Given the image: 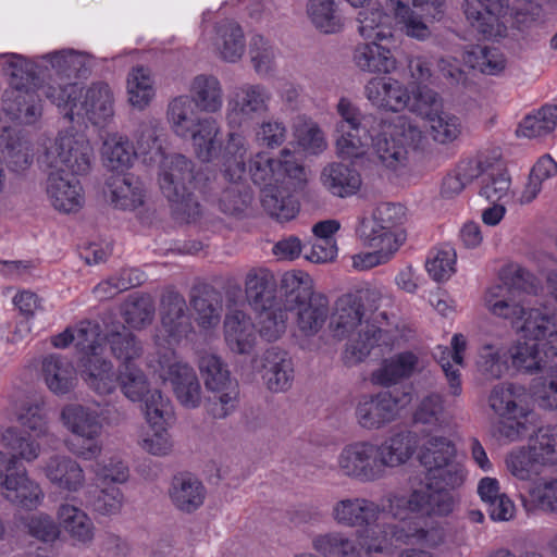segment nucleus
Returning a JSON list of instances; mask_svg holds the SVG:
<instances>
[{
  "mask_svg": "<svg viewBox=\"0 0 557 557\" xmlns=\"http://www.w3.org/2000/svg\"><path fill=\"white\" fill-rule=\"evenodd\" d=\"M417 443V434L408 430L392 433L381 444L368 440L348 443L336 457V470L361 483L379 481L387 469L405 465L416 453Z\"/></svg>",
  "mask_w": 557,
  "mask_h": 557,
  "instance_id": "1",
  "label": "nucleus"
},
{
  "mask_svg": "<svg viewBox=\"0 0 557 557\" xmlns=\"http://www.w3.org/2000/svg\"><path fill=\"white\" fill-rule=\"evenodd\" d=\"M519 334L524 342L510 349L512 366L518 371L529 374L557 371V315L532 310Z\"/></svg>",
  "mask_w": 557,
  "mask_h": 557,
  "instance_id": "2",
  "label": "nucleus"
},
{
  "mask_svg": "<svg viewBox=\"0 0 557 557\" xmlns=\"http://www.w3.org/2000/svg\"><path fill=\"white\" fill-rule=\"evenodd\" d=\"M364 312L362 310L361 299L355 294H345L341 296L336 302L334 312L331 315L330 329L333 336L343 339L357 329L358 338L347 344L344 352L345 363L354 366L369 356L371 349L381 338L382 329L370 324L368 321L362 322Z\"/></svg>",
  "mask_w": 557,
  "mask_h": 557,
  "instance_id": "3",
  "label": "nucleus"
},
{
  "mask_svg": "<svg viewBox=\"0 0 557 557\" xmlns=\"http://www.w3.org/2000/svg\"><path fill=\"white\" fill-rule=\"evenodd\" d=\"M280 293L289 311L296 312V324L305 336L315 335L329 317V300L312 292L311 281L301 272H285L280 281Z\"/></svg>",
  "mask_w": 557,
  "mask_h": 557,
  "instance_id": "4",
  "label": "nucleus"
},
{
  "mask_svg": "<svg viewBox=\"0 0 557 557\" xmlns=\"http://www.w3.org/2000/svg\"><path fill=\"white\" fill-rule=\"evenodd\" d=\"M194 164L183 154L163 156L158 172L161 193L177 220L190 222L200 214V205L191 191Z\"/></svg>",
  "mask_w": 557,
  "mask_h": 557,
  "instance_id": "5",
  "label": "nucleus"
},
{
  "mask_svg": "<svg viewBox=\"0 0 557 557\" xmlns=\"http://www.w3.org/2000/svg\"><path fill=\"white\" fill-rule=\"evenodd\" d=\"M394 540L398 542H416L428 546H437L444 541V531L441 528L432 527L408 528L398 524L376 523L363 525L356 531V543L359 557L362 554H384L394 546Z\"/></svg>",
  "mask_w": 557,
  "mask_h": 557,
  "instance_id": "6",
  "label": "nucleus"
},
{
  "mask_svg": "<svg viewBox=\"0 0 557 557\" xmlns=\"http://www.w3.org/2000/svg\"><path fill=\"white\" fill-rule=\"evenodd\" d=\"M341 120L336 123V150L344 159L359 158L369 147L371 133L381 128L383 120L374 115H362L347 98H341L336 106Z\"/></svg>",
  "mask_w": 557,
  "mask_h": 557,
  "instance_id": "7",
  "label": "nucleus"
},
{
  "mask_svg": "<svg viewBox=\"0 0 557 557\" xmlns=\"http://www.w3.org/2000/svg\"><path fill=\"white\" fill-rule=\"evenodd\" d=\"M421 137L420 128L405 119H398L394 126L383 121L382 127L371 133L369 146L384 166L397 170L407 163V146Z\"/></svg>",
  "mask_w": 557,
  "mask_h": 557,
  "instance_id": "8",
  "label": "nucleus"
},
{
  "mask_svg": "<svg viewBox=\"0 0 557 557\" xmlns=\"http://www.w3.org/2000/svg\"><path fill=\"white\" fill-rule=\"evenodd\" d=\"M0 494L14 506L33 510L41 505L45 494L16 456L0 453Z\"/></svg>",
  "mask_w": 557,
  "mask_h": 557,
  "instance_id": "9",
  "label": "nucleus"
},
{
  "mask_svg": "<svg viewBox=\"0 0 557 557\" xmlns=\"http://www.w3.org/2000/svg\"><path fill=\"white\" fill-rule=\"evenodd\" d=\"M91 162L92 148L89 141L82 135L69 133H60L42 157V163L58 174H87Z\"/></svg>",
  "mask_w": 557,
  "mask_h": 557,
  "instance_id": "10",
  "label": "nucleus"
},
{
  "mask_svg": "<svg viewBox=\"0 0 557 557\" xmlns=\"http://www.w3.org/2000/svg\"><path fill=\"white\" fill-rule=\"evenodd\" d=\"M271 91L262 84L236 86L226 102L225 119L231 128H240L270 110Z\"/></svg>",
  "mask_w": 557,
  "mask_h": 557,
  "instance_id": "11",
  "label": "nucleus"
},
{
  "mask_svg": "<svg viewBox=\"0 0 557 557\" xmlns=\"http://www.w3.org/2000/svg\"><path fill=\"white\" fill-rule=\"evenodd\" d=\"M159 377L170 382L176 399L186 408H197L201 403V386L195 370L187 363L176 360L173 351H168L158 361Z\"/></svg>",
  "mask_w": 557,
  "mask_h": 557,
  "instance_id": "12",
  "label": "nucleus"
},
{
  "mask_svg": "<svg viewBox=\"0 0 557 557\" xmlns=\"http://www.w3.org/2000/svg\"><path fill=\"white\" fill-rule=\"evenodd\" d=\"M249 173L255 184L264 187L283 182L285 177L298 182L305 180V169L289 149L281 150L277 158H272L265 152L257 153L249 161Z\"/></svg>",
  "mask_w": 557,
  "mask_h": 557,
  "instance_id": "13",
  "label": "nucleus"
},
{
  "mask_svg": "<svg viewBox=\"0 0 557 557\" xmlns=\"http://www.w3.org/2000/svg\"><path fill=\"white\" fill-rule=\"evenodd\" d=\"M399 408V399L392 392L362 395L357 399L355 418L361 429L377 431L397 419Z\"/></svg>",
  "mask_w": 557,
  "mask_h": 557,
  "instance_id": "14",
  "label": "nucleus"
},
{
  "mask_svg": "<svg viewBox=\"0 0 557 557\" xmlns=\"http://www.w3.org/2000/svg\"><path fill=\"white\" fill-rule=\"evenodd\" d=\"M113 94L108 84L98 82L91 84L84 96L78 94L65 117L74 121L75 116L86 117L95 125L106 123L113 115Z\"/></svg>",
  "mask_w": 557,
  "mask_h": 557,
  "instance_id": "15",
  "label": "nucleus"
},
{
  "mask_svg": "<svg viewBox=\"0 0 557 557\" xmlns=\"http://www.w3.org/2000/svg\"><path fill=\"white\" fill-rule=\"evenodd\" d=\"M484 306L494 317L508 320L512 327L519 333V327L527 320L532 310L540 308H524L516 299L513 289L507 284H496L486 289L484 294Z\"/></svg>",
  "mask_w": 557,
  "mask_h": 557,
  "instance_id": "16",
  "label": "nucleus"
},
{
  "mask_svg": "<svg viewBox=\"0 0 557 557\" xmlns=\"http://www.w3.org/2000/svg\"><path fill=\"white\" fill-rule=\"evenodd\" d=\"M40 471L51 485L69 493L81 491L86 482L83 467L66 455L50 456L41 463Z\"/></svg>",
  "mask_w": 557,
  "mask_h": 557,
  "instance_id": "17",
  "label": "nucleus"
},
{
  "mask_svg": "<svg viewBox=\"0 0 557 557\" xmlns=\"http://www.w3.org/2000/svg\"><path fill=\"white\" fill-rule=\"evenodd\" d=\"M207 494L203 482L188 472L175 474L168 490L173 507L186 515L198 511L203 506Z\"/></svg>",
  "mask_w": 557,
  "mask_h": 557,
  "instance_id": "18",
  "label": "nucleus"
},
{
  "mask_svg": "<svg viewBox=\"0 0 557 557\" xmlns=\"http://www.w3.org/2000/svg\"><path fill=\"white\" fill-rule=\"evenodd\" d=\"M384 511L379 504L364 497H347L337 500L332 508L333 520L343 527L356 528L376 522Z\"/></svg>",
  "mask_w": 557,
  "mask_h": 557,
  "instance_id": "19",
  "label": "nucleus"
},
{
  "mask_svg": "<svg viewBox=\"0 0 557 557\" xmlns=\"http://www.w3.org/2000/svg\"><path fill=\"white\" fill-rule=\"evenodd\" d=\"M160 317L165 333L175 342L186 337L193 331L186 300L175 290H168L162 295Z\"/></svg>",
  "mask_w": 557,
  "mask_h": 557,
  "instance_id": "20",
  "label": "nucleus"
},
{
  "mask_svg": "<svg viewBox=\"0 0 557 557\" xmlns=\"http://www.w3.org/2000/svg\"><path fill=\"white\" fill-rule=\"evenodd\" d=\"M367 99L379 108L399 112L409 106L411 100L407 87L392 77H374L364 87Z\"/></svg>",
  "mask_w": 557,
  "mask_h": 557,
  "instance_id": "21",
  "label": "nucleus"
},
{
  "mask_svg": "<svg viewBox=\"0 0 557 557\" xmlns=\"http://www.w3.org/2000/svg\"><path fill=\"white\" fill-rule=\"evenodd\" d=\"M456 496L446 490H442L431 483L416 488L409 495V509L422 516H447L453 512L456 505Z\"/></svg>",
  "mask_w": 557,
  "mask_h": 557,
  "instance_id": "22",
  "label": "nucleus"
},
{
  "mask_svg": "<svg viewBox=\"0 0 557 557\" xmlns=\"http://www.w3.org/2000/svg\"><path fill=\"white\" fill-rule=\"evenodd\" d=\"M224 339L234 354L249 355L257 344L256 326L242 310L228 312L224 319Z\"/></svg>",
  "mask_w": 557,
  "mask_h": 557,
  "instance_id": "23",
  "label": "nucleus"
},
{
  "mask_svg": "<svg viewBox=\"0 0 557 557\" xmlns=\"http://www.w3.org/2000/svg\"><path fill=\"white\" fill-rule=\"evenodd\" d=\"M189 305L201 329L209 330L220 323L222 296L212 285L207 283L194 285L189 292Z\"/></svg>",
  "mask_w": 557,
  "mask_h": 557,
  "instance_id": "24",
  "label": "nucleus"
},
{
  "mask_svg": "<svg viewBox=\"0 0 557 557\" xmlns=\"http://www.w3.org/2000/svg\"><path fill=\"white\" fill-rule=\"evenodd\" d=\"M481 9L466 0L463 11L471 26L484 37L499 34V17L509 9V0H478Z\"/></svg>",
  "mask_w": 557,
  "mask_h": 557,
  "instance_id": "25",
  "label": "nucleus"
},
{
  "mask_svg": "<svg viewBox=\"0 0 557 557\" xmlns=\"http://www.w3.org/2000/svg\"><path fill=\"white\" fill-rule=\"evenodd\" d=\"M262 377L271 392H285L292 387L294 367L285 350L271 347L262 355Z\"/></svg>",
  "mask_w": 557,
  "mask_h": 557,
  "instance_id": "26",
  "label": "nucleus"
},
{
  "mask_svg": "<svg viewBox=\"0 0 557 557\" xmlns=\"http://www.w3.org/2000/svg\"><path fill=\"white\" fill-rule=\"evenodd\" d=\"M47 195L53 208L65 213L76 212L84 203L79 181L54 172L49 173Z\"/></svg>",
  "mask_w": 557,
  "mask_h": 557,
  "instance_id": "27",
  "label": "nucleus"
},
{
  "mask_svg": "<svg viewBox=\"0 0 557 557\" xmlns=\"http://www.w3.org/2000/svg\"><path fill=\"white\" fill-rule=\"evenodd\" d=\"M361 7L357 14L359 35L369 41L389 40L393 37V17L377 2Z\"/></svg>",
  "mask_w": 557,
  "mask_h": 557,
  "instance_id": "28",
  "label": "nucleus"
},
{
  "mask_svg": "<svg viewBox=\"0 0 557 557\" xmlns=\"http://www.w3.org/2000/svg\"><path fill=\"white\" fill-rule=\"evenodd\" d=\"M3 110L12 120L25 125L35 124L42 114L38 96L27 89H7L3 94Z\"/></svg>",
  "mask_w": 557,
  "mask_h": 557,
  "instance_id": "29",
  "label": "nucleus"
},
{
  "mask_svg": "<svg viewBox=\"0 0 557 557\" xmlns=\"http://www.w3.org/2000/svg\"><path fill=\"white\" fill-rule=\"evenodd\" d=\"M421 368L422 362L418 355L412 351H404L384 360L381 367L373 371L372 382L388 387L410 377Z\"/></svg>",
  "mask_w": 557,
  "mask_h": 557,
  "instance_id": "30",
  "label": "nucleus"
},
{
  "mask_svg": "<svg viewBox=\"0 0 557 557\" xmlns=\"http://www.w3.org/2000/svg\"><path fill=\"white\" fill-rule=\"evenodd\" d=\"M323 187L333 196L345 198L356 194L361 186L357 170L343 162H331L320 174Z\"/></svg>",
  "mask_w": 557,
  "mask_h": 557,
  "instance_id": "31",
  "label": "nucleus"
},
{
  "mask_svg": "<svg viewBox=\"0 0 557 557\" xmlns=\"http://www.w3.org/2000/svg\"><path fill=\"white\" fill-rule=\"evenodd\" d=\"M41 375L47 387L57 395L70 393L77 381L76 370L72 361L57 354L44 358Z\"/></svg>",
  "mask_w": 557,
  "mask_h": 557,
  "instance_id": "32",
  "label": "nucleus"
},
{
  "mask_svg": "<svg viewBox=\"0 0 557 557\" xmlns=\"http://www.w3.org/2000/svg\"><path fill=\"white\" fill-rule=\"evenodd\" d=\"M519 397L520 395L517 393V387L509 383L495 385L487 397V404L491 410L496 416L512 421L510 428L513 429L515 424L517 426V434L519 433V428H523V424L516 420L527 416V409L521 405Z\"/></svg>",
  "mask_w": 557,
  "mask_h": 557,
  "instance_id": "33",
  "label": "nucleus"
},
{
  "mask_svg": "<svg viewBox=\"0 0 557 557\" xmlns=\"http://www.w3.org/2000/svg\"><path fill=\"white\" fill-rule=\"evenodd\" d=\"M381 42L369 41L356 46L352 59L360 71L388 74L396 70V59Z\"/></svg>",
  "mask_w": 557,
  "mask_h": 557,
  "instance_id": "34",
  "label": "nucleus"
},
{
  "mask_svg": "<svg viewBox=\"0 0 557 557\" xmlns=\"http://www.w3.org/2000/svg\"><path fill=\"white\" fill-rule=\"evenodd\" d=\"M82 376L88 387L98 395H110L117 386L116 375L111 361L98 356L84 357Z\"/></svg>",
  "mask_w": 557,
  "mask_h": 557,
  "instance_id": "35",
  "label": "nucleus"
},
{
  "mask_svg": "<svg viewBox=\"0 0 557 557\" xmlns=\"http://www.w3.org/2000/svg\"><path fill=\"white\" fill-rule=\"evenodd\" d=\"M219 133V124L213 117H197V122L189 128L187 138L191 139L194 150L202 162H210L218 157L221 149Z\"/></svg>",
  "mask_w": 557,
  "mask_h": 557,
  "instance_id": "36",
  "label": "nucleus"
},
{
  "mask_svg": "<svg viewBox=\"0 0 557 557\" xmlns=\"http://www.w3.org/2000/svg\"><path fill=\"white\" fill-rule=\"evenodd\" d=\"M188 96L195 107L206 113H216L223 106V89L213 75L200 74L193 78Z\"/></svg>",
  "mask_w": 557,
  "mask_h": 557,
  "instance_id": "37",
  "label": "nucleus"
},
{
  "mask_svg": "<svg viewBox=\"0 0 557 557\" xmlns=\"http://www.w3.org/2000/svg\"><path fill=\"white\" fill-rule=\"evenodd\" d=\"M111 202L123 210H135L144 203L143 184L133 176L116 174L107 180Z\"/></svg>",
  "mask_w": 557,
  "mask_h": 557,
  "instance_id": "38",
  "label": "nucleus"
},
{
  "mask_svg": "<svg viewBox=\"0 0 557 557\" xmlns=\"http://www.w3.org/2000/svg\"><path fill=\"white\" fill-rule=\"evenodd\" d=\"M276 287L275 276L268 269L255 268L246 274L245 292L249 304L253 308L277 302Z\"/></svg>",
  "mask_w": 557,
  "mask_h": 557,
  "instance_id": "39",
  "label": "nucleus"
},
{
  "mask_svg": "<svg viewBox=\"0 0 557 557\" xmlns=\"http://www.w3.org/2000/svg\"><path fill=\"white\" fill-rule=\"evenodd\" d=\"M214 47L224 61L237 62L246 48L242 27L236 22L228 20L216 24Z\"/></svg>",
  "mask_w": 557,
  "mask_h": 557,
  "instance_id": "40",
  "label": "nucleus"
},
{
  "mask_svg": "<svg viewBox=\"0 0 557 557\" xmlns=\"http://www.w3.org/2000/svg\"><path fill=\"white\" fill-rule=\"evenodd\" d=\"M0 146L13 171L20 172L27 169L33 162L30 141L20 131L3 128L0 135Z\"/></svg>",
  "mask_w": 557,
  "mask_h": 557,
  "instance_id": "41",
  "label": "nucleus"
},
{
  "mask_svg": "<svg viewBox=\"0 0 557 557\" xmlns=\"http://www.w3.org/2000/svg\"><path fill=\"white\" fill-rule=\"evenodd\" d=\"M479 194L490 202H507L511 198V177L498 158L481 180Z\"/></svg>",
  "mask_w": 557,
  "mask_h": 557,
  "instance_id": "42",
  "label": "nucleus"
},
{
  "mask_svg": "<svg viewBox=\"0 0 557 557\" xmlns=\"http://www.w3.org/2000/svg\"><path fill=\"white\" fill-rule=\"evenodd\" d=\"M57 515L60 524L73 540L82 544L92 542L95 525L84 510L71 504H62Z\"/></svg>",
  "mask_w": 557,
  "mask_h": 557,
  "instance_id": "43",
  "label": "nucleus"
},
{
  "mask_svg": "<svg viewBox=\"0 0 557 557\" xmlns=\"http://www.w3.org/2000/svg\"><path fill=\"white\" fill-rule=\"evenodd\" d=\"M456 458V445L446 436H428L418 448V460L425 471Z\"/></svg>",
  "mask_w": 557,
  "mask_h": 557,
  "instance_id": "44",
  "label": "nucleus"
},
{
  "mask_svg": "<svg viewBox=\"0 0 557 557\" xmlns=\"http://www.w3.org/2000/svg\"><path fill=\"white\" fill-rule=\"evenodd\" d=\"M307 13L313 26L323 34H337L344 28V17L334 0H310Z\"/></svg>",
  "mask_w": 557,
  "mask_h": 557,
  "instance_id": "45",
  "label": "nucleus"
},
{
  "mask_svg": "<svg viewBox=\"0 0 557 557\" xmlns=\"http://www.w3.org/2000/svg\"><path fill=\"white\" fill-rule=\"evenodd\" d=\"M356 232L362 245L370 248H384L389 251H397L405 240V236L401 233H392V231H388V227H384L369 218L361 220Z\"/></svg>",
  "mask_w": 557,
  "mask_h": 557,
  "instance_id": "46",
  "label": "nucleus"
},
{
  "mask_svg": "<svg viewBox=\"0 0 557 557\" xmlns=\"http://www.w3.org/2000/svg\"><path fill=\"white\" fill-rule=\"evenodd\" d=\"M60 419L64 428L73 435L102 430L98 412L81 404L64 406Z\"/></svg>",
  "mask_w": 557,
  "mask_h": 557,
  "instance_id": "47",
  "label": "nucleus"
},
{
  "mask_svg": "<svg viewBox=\"0 0 557 557\" xmlns=\"http://www.w3.org/2000/svg\"><path fill=\"white\" fill-rule=\"evenodd\" d=\"M255 310L258 312L257 323L260 336L268 342L277 341L286 331L289 310L278 302L255 308Z\"/></svg>",
  "mask_w": 557,
  "mask_h": 557,
  "instance_id": "48",
  "label": "nucleus"
},
{
  "mask_svg": "<svg viewBox=\"0 0 557 557\" xmlns=\"http://www.w3.org/2000/svg\"><path fill=\"white\" fill-rule=\"evenodd\" d=\"M136 153L128 139L119 135H110L102 146L103 164L110 171L123 172L128 169Z\"/></svg>",
  "mask_w": 557,
  "mask_h": 557,
  "instance_id": "49",
  "label": "nucleus"
},
{
  "mask_svg": "<svg viewBox=\"0 0 557 557\" xmlns=\"http://www.w3.org/2000/svg\"><path fill=\"white\" fill-rule=\"evenodd\" d=\"M252 201L250 188L243 182L232 181L216 198L219 209L228 215L239 216L249 209Z\"/></svg>",
  "mask_w": 557,
  "mask_h": 557,
  "instance_id": "50",
  "label": "nucleus"
},
{
  "mask_svg": "<svg viewBox=\"0 0 557 557\" xmlns=\"http://www.w3.org/2000/svg\"><path fill=\"white\" fill-rule=\"evenodd\" d=\"M356 539L342 532H330L318 535L312 547L323 557H359Z\"/></svg>",
  "mask_w": 557,
  "mask_h": 557,
  "instance_id": "51",
  "label": "nucleus"
},
{
  "mask_svg": "<svg viewBox=\"0 0 557 557\" xmlns=\"http://www.w3.org/2000/svg\"><path fill=\"white\" fill-rule=\"evenodd\" d=\"M557 127V106H543L534 114H530L520 123L517 135L536 138L550 134Z\"/></svg>",
  "mask_w": 557,
  "mask_h": 557,
  "instance_id": "52",
  "label": "nucleus"
},
{
  "mask_svg": "<svg viewBox=\"0 0 557 557\" xmlns=\"http://www.w3.org/2000/svg\"><path fill=\"white\" fill-rule=\"evenodd\" d=\"M198 368L205 386L209 392L237 383V381L231 376L227 364L218 355H201L198 360Z\"/></svg>",
  "mask_w": 557,
  "mask_h": 557,
  "instance_id": "53",
  "label": "nucleus"
},
{
  "mask_svg": "<svg viewBox=\"0 0 557 557\" xmlns=\"http://www.w3.org/2000/svg\"><path fill=\"white\" fill-rule=\"evenodd\" d=\"M87 504L99 515L111 516L117 513L123 504V494L115 485H96L86 492Z\"/></svg>",
  "mask_w": 557,
  "mask_h": 557,
  "instance_id": "54",
  "label": "nucleus"
},
{
  "mask_svg": "<svg viewBox=\"0 0 557 557\" xmlns=\"http://www.w3.org/2000/svg\"><path fill=\"white\" fill-rule=\"evenodd\" d=\"M61 76L69 79L86 77L88 59L86 54L74 50H61L44 57Z\"/></svg>",
  "mask_w": 557,
  "mask_h": 557,
  "instance_id": "55",
  "label": "nucleus"
},
{
  "mask_svg": "<svg viewBox=\"0 0 557 557\" xmlns=\"http://www.w3.org/2000/svg\"><path fill=\"white\" fill-rule=\"evenodd\" d=\"M425 474L429 483L450 493L461 487L467 478V471L457 458L425 471Z\"/></svg>",
  "mask_w": 557,
  "mask_h": 557,
  "instance_id": "56",
  "label": "nucleus"
},
{
  "mask_svg": "<svg viewBox=\"0 0 557 557\" xmlns=\"http://www.w3.org/2000/svg\"><path fill=\"white\" fill-rule=\"evenodd\" d=\"M212 393L206 403V409L213 419L221 420L231 416L239 403L238 383H233L210 391Z\"/></svg>",
  "mask_w": 557,
  "mask_h": 557,
  "instance_id": "57",
  "label": "nucleus"
},
{
  "mask_svg": "<svg viewBox=\"0 0 557 557\" xmlns=\"http://www.w3.org/2000/svg\"><path fill=\"white\" fill-rule=\"evenodd\" d=\"M128 100L132 106L143 109L154 95L150 70L144 66L134 67L127 77Z\"/></svg>",
  "mask_w": 557,
  "mask_h": 557,
  "instance_id": "58",
  "label": "nucleus"
},
{
  "mask_svg": "<svg viewBox=\"0 0 557 557\" xmlns=\"http://www.w3.org/2000/svg\"><path fill=\"white\" fill-rule=\"evenodd\" d=\"M116 380L123 395L132 401L143 400L150 392L146 374L135 363L119 366Z\"/></svg>",
  "mask_w": 557,
  "mask_h": 557,
  "instance_id": "59",
  "label": "nucleus"
},
{
  "mask_svg": "<svg viewBox=\"0 0 557 557\" xmlns=\"http://www.w3.org/2000/svg\"><path fill=\"white\" fill-rule=\"evenodd\" d=\"M432 138L440 144H449L462 133L461 120L451 112L442 109L428 120Z\"/></svg>",
  "mask_w": 557,
  "mask_h": 557,
  "instance_id": "60",
  "label": "nucleus"
},
{
  "mask_svg": "<svg viewBox=\"0 0 557 557\" xmlns=\"http://www.w3.org/2000/svg\"><path fill=\"white\" fill-rule=\"evenodd\" d=\"M113 356L121 362L120 366L134 364L143 355V347L134 334L128 331L112 332L107 336Z\"/></svg>",
  "mask_w": 557,
  "mask_h": 557,
  "instance_id": "61",
  "label": "nucleus"
},
{
  "mask_svg": "<svg viewBox=\"0 0 557 557\" xmlns=\"http://www.w3.org/2000/svg\"><path fill=\"white\" fill-rule=\"evenodd\" d=\"M193 103L188 96L176 97L169 103V121L180 137L187 138L189 128L197 122L194 117Z\"/></svg>",
  "mask_w": 557,
  "mask_h": 557,
  "instance_id": "62",
  "label": "nucleus"
},
{
  "mask_svg": "<svg viewBox=\"0 0 557 557\" xmlns=\"http://www.w3.org/2000/svg\"><path fill=\"white\" fill-rule=\"evenodd\" d=\"M530 446L542 465H556L557 425L541 426L531 438Z\"/></svg>",
  "mask_w": 557,
  "mask_h": 557,
  "instance_id": "63",
  "label": "nucleus"
},
{
  "mask_svg": "<svg viewBox=\"0 0 557 557\" xmlns=\"http://www.w3.org/2000/svg\"><path fill=\"white\" fill-rule=\"evenodd\" d=\"M524 507L557 513V479L539 481L530 490V500L523 499Z\"/></svg>",
  "mask_w": 557,
  "mask_h": 557,
  "instance_id": "64",
  "label": "nucleus"
}]
</instances>
